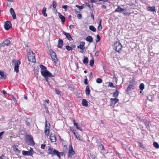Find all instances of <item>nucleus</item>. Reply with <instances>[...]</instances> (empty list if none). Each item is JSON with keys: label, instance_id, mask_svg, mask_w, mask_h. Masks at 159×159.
<instances>
[{"label": "nucleus", "instance_id": "nucleus-1", "mask_svg": "<svg viewBox=\"0 0 159 159\" xmlns=\"http://www.w3.org/2000/svg\"><path fill=\"white\" fill-rule=\"evenodd\" d=\"M41 72L42 75L44 78L46 77H52L53 76L52 74L48 70L47 68L43 65H40Z\"/></svg>", "mask_w": 159, "mask_h": 159}, {"label": "nucleus", "instance_id": "nucleus-2", "mask_svg": "<svg viewBox=\"0 0 159 159\" xmlns=\"http://www.w3.org/2000/svg\"><path fill=\"white\" fill-rule=\"evenodd\" d=\"M28 60L31 62H35V54L33 52L30 50L27 53Z\"/></svg>", "mask_w": 159, "mask_h": 159}, {"label": "nucleus", "instance_id": "nucleus-3", "mask_svg": "<svg viewBox=\"0 0 159 159\" xmlns=\"http://www.w3.org/2000/svg\"><path fill=\"white\" fill-rule=\"evenodd\" d=\"M113 47L115 51L117 52H119L122 49V47L121 43L117 41L114 43Z\"/></svg>", "mask_w": 159, "mask_h": 159}, {"label": "nucleus", "instance_id": "nucleus-4", "mask_svg": "<svg viewBox=\"0 0 159 159\" xmlns=\"http://www.w3.org/2000/svg\"><path fill=\"white\" fill-rule=\"evenodd\" d=\"M25 142L29 144L34 145L35 144L33 138L31 135H27L25 137Z\"/></svg>", "mask_w": 159, "mask_h": 159}, {"label": "nucleus", "instance_id": "nucleus-5", "mask_svg": "<svg viewBox=\"0 0 159 159\" xmlns=\"http://www.w3.org/2000/svg\"><path fill=\"white\" fill-rule=\"evenodd\" d=\"M69 147L68 157L71 158L72 156L74 154L75 152L73 149L71 145H70Z\"/></svg>", "mask_w": 159, "mask_h": 159}, {"label": "nucleus", "instance_id": "nucleus-6", "mask_svg": "<svg viewBox=\"0 0 159 159\" xmlns=\"http://www.w3.org/2000/svg\"><path fill=\"white\" fill-rule=\"evenodd\" d=\"M33 152V149L32 148H30V150L28 151L23 150L22 151V153L23 155L30 156H32Z\"/></svg>", "mask_w": 159, "mask_h": 159}, {"label": "nucleus", "instance_id": "nucleus-7", "mask_svg": "<svg viewBox=\"0 0 159 159\" xmlns=\"http://www.w3.org/2000/svg\"><path fill=\"white\" fill-rule=\"evenodd\" d=\"M50 52L51 53V56L52 58L53 59L54 61L56 62L57 61V58L56 53L52 51H50Z\"/></svg>", "mask_w": 159, "mask_h": 159}, {"label": "nucleus", "instance_id": "nucleus-8", "mask_svg": "<svg viewBox=\"0 0 159 159\" xmlns=\"http://www.w3.org/2000/svg\"><path fill=\"white\" fill-rule=\"evenodd\" d=\"M11 42L10 40L8 39H6L4 40L3 42L0 44V47H4L5 45L9 46L10 45Z\"/></svg>", "mask_w": 159, "mask_h": 159}, {"label": "nucleus", "instance_id": "nucleus-9", "mask_svg": "<svg viewBox=\"0 0 159 159\" xmlns=\"http://www.w3.org/2000/svg\"><path fill=\"white\" fill-rule=\"evenodd\" d=\"M119 99L116 98H111L110 99L111 106H114L115 104L117 103Z\"/></svg>", "mask_w": 159, "mask_h": 159}, {"label": "nucleus", "instance_id": "nucleus-10", "mask_svg": "<svg viewBox=\"0 0 159 159\" xmlns=\"http://www.w3.org/2000/svg\"><path fill=\"white\" fill-rule=\"evenodd\" d=\"M11 25L9 21H7L4 25V28L7 30H8L10 28Z\"/></svg>", "mask_w": 159, "mask_h": 159}, {"label": "nucleus", "instance_id": "nucleus-11", "mask_svg": "<svg viewBox=\"0 0 159 159\" xmlns=\"http://www.w3.org/2000/svg\"><path fill=\"white\" fill-rule=\"evenodd\" d=\"M49 137L51 141L52 142H54L56 141V138L54 134H50Z\"/></svg>", "mask_w": 159, "mask_h": 159}, {"label": "nucleus", "instance_id": "nucleus-12", "mask_svg": "<svg viewBox=\"0 0 159 159\" xmlns=\"http://www.w3.org/2000/svg\"><path fill=\"white\" fill-rule=\"evenodd\" d=\"M63 34L66 36L67 39L69 40V41H71V40H73L71 36L69 33H66L64 31L63 32Z\"/></svg>", "mask_w": 159, "mask_h": 159}, {"label": "nucleus", "instance_id": "nucleus-13", "mask_svg": "<svg viewBox=\"0 0 159 159\" xmlns=\"http://www.w3.org/2000/svg\"><path fill=\"white\" fill-rule=\"evenodd\" d=\"M10 11L11 14L12 15L13 19L15 20L16 19V14L14 11L13 8H11L10 9Z\"/></svg>", "mask_w": 159, "mask_h": 159}, {"label": "nucleus", "instance_id": "nucleus-14", "mask_svg": "<svg viewBox=\"0 0 159 159\" xmlns=\"http://www.w3.org/2000/svg\"><path fill=\"white\" fill-rule=\"evenodd\" d=\"M63 41L61 39H59L57 47L60 48H61L63 46Z\"/></svg>", "mask_w": 159, "mask_h": 159}, {"label": "nucleus", "instance_id": "nucleus-15", "mask_svg": "<svg viewBox=\"0 0 159 159\" xmlns=\"http://www.w3.org/2000/svg\"><path fill=\"white\" fill-rule=\"evenodd\" d=\"M135 89V87L133 85L130 84L128 87L126 89V91L129 92L131 91L132 90L134 89Z\"/></svg>", "mask_w": 159, "mask_h": 159}, {"label": "nucleus", "instance_id": "nucleus-16", "mask_svg": "<svg viewBox=\"0 0 159 159\" xmlns=\"http://www.w3.org/2000/svg\"><path fill=\"white\" fill-rule=\"evenodd\" d=\"M16 147V146L15 145L13 147V149L16 155H18L20 153V151L18 148H17Z\"/></svg>", "mask_w": 159, "mask_h": 159}, {"label": "nucleus", "instance_id": "nucleus-17", "mask_svg": "<svg viewBox=\"0 0 159 159\" xmlns=\"http://www.w3.org/2000/svg\"><path fill=\"white\" fill-rule=\"evenodd\" d=\"M58 15L59 16V17L61 20L62 24H64L65 21V17L63 15H61V14L60 13H58Z\"/></svg>", "mask_w": 159, "mask_h": 159}, {"label": "nucleus", "instance_id": "nucleus-18", "mask_svg": "<svg viewBox=\"0 0 159 159\" xmlns=\"http://www.w3.org/2000/svg\"><path fill=\"white\" fill-rule=\"evenodd\" d=\"M84 44L85 43L84 42H82L80 43V45L77 46V48L80 49H84Z\"/></svg>", "mask_w": 159, "mask_h": 159}, {"label": "nucleus", "instance_id": "nucleus-19", "mask_svg": "<svg viewBox=\"0 0 159 159\" xmlns=\"http://www.w3.org/2000/svg\"><path fill=\"white\" fill-rule=\"evenodd\" d=\"M73 121L74 123V125L76 127V128L80 130H82V129L80 127V126L78 124V123H76L75 122V120H73Z\"/></svg>", "mask_w": 159, "mask_h": 159}, {"label": "nucleus", "instance_id": "nucleus-20", "mask_svg": "<svg viewBox=\"0 0 159 159\" xmlns=\"http://www.w3.org/2000/svg\"><path fill=\"white\" fill-rule=\"evenodd\" d=\"M53 154L54 155H57V157L59 158H60L61 156L60 154V152L56 149H54L53 151Z\"/></svg>", "mask_w": 159, "mask_h": 159}, {"label": "nucleus", "instance_id": "nucleus-21", "mask_svg": "<svg viewBox=\"0 0 159 159\" xmlns=\"http://www.w3.org/2000/svg\"><path fill=\"white\" fill-rule=\"evenodd\" d=\"M125 10V9L121 8L120 6H119L118 8L116 9L114 11L115 12H120L121 11H124Z\"/></svg>", "mask_w": 159, "mask_h": 159}, {"label": "nucleus", "instance_id": "nucleus-22", "mask_svg": "<svg viewBox=\"0 0 159 159\" xmlns=\"http://www.w3.org/2000/svg\"><path fill=\"white\" fill-rule=\"evenodd\" d=\"M82 104L83 106L84 107H87L88 105V102L85 99H84L82 100Z\"/></svg>", "mask_w": 159, "mask_h": 159}, {"label": "nucleus", "instance_id": "nucleus-23", "mask_svg": "<svg viewBox=\"0 0 159 159\" xmlns=\"http://www.w3.org/2000/svg\"><path fill=\"white\" fill-rule=\"evenodd\" d=\"M85 39L86 41L90 42H92L93 41V39L91 36H87Z\"/></svg>", "mask_w": 159, "mask_h": 159}, {"label": "nucleus", "instance_id": "nucleus-24", "mask_svg": "<svg viewBox=\"0 0 159 159\" xmlns=\"http://www.w3.org/2000/svg\"><path fill=\"white\" fill-rule=\"evenodd\" d=\"M84 60L83 61V62L84 64L86 65L88 63L89 59L87 57L84 56Z\"/></svg>", "mask_w": 159, "mask_h": 159}, {"label": "nucleus", "instance_id": "nucleus-25", "mask_svg": "<svg viewBox=\"0 0 159 159\" xmlns=\"http://www.w3.org/2000/svg\"><path fill=\"white\" fill-rule=\"evenodd\" d=\"M46 8L45 7H44L42 11V13L43 14V16H47V14L46 13Z\"/></svg>", "mask_w": 159, "mask_h": 159}, {"label": "nucleus", "instance_id": "nucleus-26", "mask_svg": "<svg viewBox=\"0 0 159 159\" xmlns=\"http://www.w3.org/2000/svg\"><path fill=\"white\" fill-rule=\"evenodd\" d=\"M86 94L87 95H89L90 93V90L89 86H87L85 90Z\"/></svg>", "mask_w": 159, "mask_h": 159}, {"label": "nucleus", "instance_id": "nucleus-27", "mask_svg": "<svg viewBox=\"0 0 159 159\" xmlns=\"http://www.w3.org/2000/svg\"><path fill=\"white\" fill-rule=\"evenodd\" d=\"M50 124L49 123H47V120L45 121V129H48L49 130L50 129V127L49 126Z\"/></svg>", "mask_w": 159, "mask_h": 159}, {"label": "nucleus", "instance_id": "nucleus-28", "mask_svg": "<svg viewBox=\"0 0 159 159\" xmlns=\"http://www.w3.org/2000/svg\"><path fill=\"white\" fill-rule=\"evenodd\" d=\"M102 20H99V24L98 27V30L99 31H101L102 29V26L101 25Z\"/></svg>", "mask_w": 159, "mask_h": 159}, {"label": "nucleus", "instance_id": "nucleus-29", "mask_svg": "<svg viewBox=\"0 0 159 159\" xmlns=\"http://www.w3.org/2000/svg\"><path fill=\"white\" fill-rule=\"evenodd\" d=\"M89 29L90 30L93 32H95L96 31V28H95L94 26L93 25H91L89 26Z\"/></svg>", "mask_w": 159, "mask_h": 159}, {"label": "nucleus", "instance_id": "nucleus-30", "mask_svg": "<svg viewBox=\"0 0 159 159\" xmlns=\"http://www.w3.org/2000/svg\"><path fill=\"white\" fill-rule=\"evenodd\" d=\"M19 66L18 65H16V63L15 64V68L14 70L15 71H16L17 73H18L19 72Z\"/></svg>", "mask_w": 159, "mask_h": 159}, {"label": "nucleus", "instance_id": "nucleus-31", "mask_svg": "<svg viewBox=\"0 0 159 159\" xmlns=\"http://www.w3.org/2000/svg\"><path fill=\"white\" fill-rule=\"evenodd\" d=\"M148 10L149 11H155L156 12V9H155V7H149L148 8Z\"/></svg>", "mask_w": 159, "mask_h": 159}, {"label": "nucleus", "instance_id": "nucleus-32", "mask_svg": "<svg viewBox=\"0 0 159 159\" xmlns=\"http://www.w3.org/2000/svg\"><path fill=\"white\" fill-rule=\"evenodd\" d=\"M119 92L117 90H116L115 92L113 93V96L114 97L116 98L118 96Z\"/></svg>", "mask_w": 159, "mask_h": 159}, {"label": "nucleus", "instance_id": "nucleus-33", "mask_svg": "<svg viewBox=\"0 0 159 159\" xmlns=\"http://www.w3.org/2000/svg\"><path fill=\"white\" fill-rule=\"evenodd\" d=\"M0 75L4 79H5L6 78V76L4 74L3 72L1 70H0Z\"/></svg>", "mask_w": 159, "mask_h": 159}, {"label": "nucleus", "instance_id": "nucleus-34", "mask_svg": "<svg viewBox=\"0 0 159 159\" xmlns=\"http://www.w3.org/2000/svg\"><path fill=\"white\" fill-rule=\"evenodd\" d=\"M86 5L89 7L91 10H92L93 9V6L92 4H89V3H86Z\"/></svg>", "mask_w": 159, "mask_h": 159}, {"label": "nucleus", "instance_id": "nucleus-35", "mask_svg": "<svg viewBox=\"0 0 159 159\" xmlns=\"http://www.w3.org/2000/svg\"><path fill=\"white\" fill-rule=\"evenodd\" d=\"M31 121V120L30 119H27L25 120L26 124L28 126H30V122Z\"/></svg>", "mask_w": 159, "mask_h": 159}, {"label": "nucleus", "instance_id": "nucleus-36", "mask_svg": "<svg viewBox=\"0 0 159 159\" xmlns=\"http://www.w3.org/2000/svg\"><path fill=\"white\" fill-rule=\"evenodd\" d=\"M144 88V85L143 83H141L139 85V89H140L142 90H143Z\"/></svg>", "mask_w": 159, "mask_h": 159}, {"label": "nucleus", "instance_id": "nucleus-37", "mask_svg": "<svg viewBox=\"0 0 159 159\" xmlns=\"http://www.w3.org/2000/svg\"><path fill=\"white\" fill-rule=\"evenodd\" d=\"M153 144L155 148H159V145L156 142H154L153 143Z\"/></svg>", "mask_w": 159, "mask_h": 159}, {"label": "nucleus", "instance_id": "nucleus-38", "mask_svg": "<svg viewBox=\"0 0 159 159\" xmlns=\"http://www.w3.org/2000/svg\"><path fill=\"white\" fill-rule=\"evenodd\" d=\"M100 40V37L99 35H97L96 37V41L97 43Z\"/></svg>", "mask_w": 159, "mask_h": 159}, {"label": "nucleus", "instance_id": "nucleus-39", "mask_svg": "<svg viewBox=\"0 0 159 159\" xmlns=\"http://www.w3.org/2000/svg\"><path fill=\"white\" fill-rule=\"evenodd\" d=\"M12 62L13 63H14L15 64V63H16V65H18L19 66L20 64V61H18L17 62L15 60H13L12 61Z\"/></svg>", "mask_w": 159, "mask_h": 159}, {"label": "nucleus", "instance_id": "nucleus-40", "mask_svg": "<svg viewBox=\"0 0 159 159\" xmlns=\"http://www.w3.org/2000/svg\"><path fill=\"white\" fill-rule=\"evenodd\" d=\"M90 65L91 66H93L94 63V60L93 59H91L90 61Z\"/></svg>", "mask_w": 159, "mask_h": 159}, {"label": "nucleus", "instance_id": "nucleus-41", "mask_svg": "<svg viewBox=\"0 0 159 159\" xmlns=\"http://www.w3.org/2000/svg\"><path fill=\"white\" fill-rule=\"evenodd\" d=\"M48 153L49 154H53V148H48Z\"/></svg>", "mask_w": 159, "mask_h": 159}, {"label": "nucleus", "instance_id": "nucleus-42", "mask_svg": "<svg viewBox=\"0 0 159 159\" xmlns=\"http://www.w3.org/2000/svg\"><path fill=\"white\" fill-rule=\"evenodd\" d=\"M76 7L79 8V10L80 11L82 9L84 8L83 6H80L78 5H76Z\"/></svg>", "mask_w": 159, "mask_h": 159}, {"label": "nucleus", "instance_id": "nucleus-43", "mask_svg": "<svg viewBox=\"0 0 159 159\" xmlns=\"http://www.w3.org/2000/svg\"><path fill=\"white\" fill-rule=\"evenodd\" d=\"M66 48L69 51L72 50V48L68 45L66 46Z\"/></svg>", "mask_w": 159, "mask_h": 159}, {"label": "nucleus", "instance_id": "nucleus-44", "mask_svg": "<svg viewBox=\"0 0 159 159\" xmlns=\"http://www.w3.org/2000/svg\"><path fill=\"white\" fill-rule=\"evenodd\" d=\"M102 81V79L100 78H98L96 80V82L98 83H101Z\"/></svg>", "mask_w": 159, "mask_h": 159}, {"label": "nucleus", "instance_id": "nucleus-45", "mask_svg": "<svg viewBox=\"0 0 159 159\" xmlns=\"http://www.w3.org/2000/svg\"><path fill=\"white\" fill-rule=\"evenodd\" d=\"M44 133L46 135H48L49 134V130L48 129H45Z\"/></svg>", "mask_w": 159, "mask_h": 159}, {"label": "nucleus", "instance_id": "nucleus-46", "mask_svg": "<svg viewBox=\"0 0 159 159\" xmlns=\"http://www.w3.org/2000/svg\"><path fill=\"white\" fill-rule=\"evenodd\" d=\"M52 4L53 7L54 8H56L57 6V2L55 1H53L52 2Z\"/></svg>", "mask_w": 159, "mask_h": 159}, {"label": "nucleus", "instance_id": "nucleus-47", "mask_svg": "<svg viewBox=\"0 0 159 159\" xmlns=\"http://www.w3.org/2000/svg\"><path fill=\"white\" fill-rule=\"evenodd\" d=\"M108 85L109 86L112 88H114L115 87V86L113 85V84L111 82H109Z\"/></svg>", "mask_w": 159, "mask_h": 159}, {"label": "nucleus", "instance_id": "nucleus-48", "mask_svg": "<svg viewBox=\"0 0 159 159\" xmlns=\"http://www.w3.org/2000/svg\"><path fill=\"white\" fill-rule=\"evenodd\" d=\"M90 157L92 158L93 159H95V155L91 154H90Z\"/></svg>", "mask_w": 159, "mask_h": 159}, {"label": "nucleus", "instance_id": "nucleus-49", "mask_svg": "<svg viewBox=\"0 0 159 159\" xmlns=\"http://www.w3.org/2000/svg\"><path fill=\"white\" fill-rule=\"evenodd\" d=\"M55 92H56V94H59L60 92H61V91L58 90L57 89H55Z\"/></svg>", "mask_w": 159, "mask_h": 159}, {"label": "nucleus", "instance_id": "nucleus-50", "mask_svg": "<svg viewBox=\"0 0 159 159\" xmlns=\"http://www.w3.org/2000/svg\"><path fill=\"white\" fill-rule=\"evenodd\" d=\"M68 6L67 5H64L62 6V8L65 9V11H67V8Z\"/></svg>", "mask_w": 159, "mask_h": 159}, {"label": "nucleus", "instance_id": "nucleus-51", "mask_svg": "<svg viewBox=\"0 0 159 159\" xmlns=\"http://www.w3.org/2000/svg\"><path fill=\"white\" fill-rule=\"evenodd\" d=\"M84 83L85 84H88V79L87 78L84 79Z\"/></svg>", "mask_w": 159, "mask_h": 159}, {"label": "nucleus", "instance_id": "nucleus-52", "mask_svg": "<svg viewBox=\"0 0 159 159\" xmlns=\"http://www.w3.org/2000/svg\"><path fill=\"white\" fill-rule=\"evenodd\" d=\"M4 131L2 132L1 133H0V139H2V136L4 134Z\"/></svg>", "mask_w": 159, "mask_h": 159}, {"label": "nucleus", "instance_id": "nucleus-53", "mask_svg": "<svg viewBox=\"0 0 159 159\" xmlns=\"http://www.w3.org/2000/svg\"><path fill=\"white\" fill-rule=\"evenodd\" d=\"M44 105L45 107V111H46V112L47 113H48V114L49 113V111H48V108L47 107H46L45 104H44Z\"/></svg>", "mask_w": 159, "mask_h": 159}, {"label": "nucleus", "instance_id": "nucleus-54", "mask_svg": "<svg viewBox=\"0 0 159 159\" xmlns=\"http://www.w3.org/2000/svg\"><path fill=\"white\" fill-rule=\"evenodd\" d=\"M91 17L93 20H94V15L93 12L90 13Z\"/></svg>", "mask_w": 159, "mask_h": 159}, {"label": "nucleus", "instance_id": "nucleus-55", "mask_svg": "<svg viewBox=\"0 0 159 159\" xmlns=\"http://www.w3.org/2000/svg\"><path fill=\"white\" fill-rule=\"evenodd\" d=\"M123 14L124 15H126H126L129 16L130 15V13H129V12H124L123 13Z\"/></svg>", "mask_w": 159, "mask_h": 159}, {"label": "nucleus", "instance_id": "nucleus-56", "mask_svg": "<svg viewBox=\"0 0 159 159\" xmlns=\"http://www.w3.org/2000/svg\"><path fill=\"white\" fill-rule=\"evenodd\" d=\"M46 146V145L45 144H42L41 145V148L43 149H44V148Z\"/></svg>", "mask_w": 159, "mask_h": 159}, {"label": "nucleus", "instance_id": "nucleus-57", "mask_svg": "<svg viewBox=\"0 0 159 159\" xmlns=\"http://www.w3.org/2000/svg\"><path fill=\"white\" fill-rule=\"evenodd\" d=\"M100 147L102 150H103L104 149V147L102 144H101L100 145Z\"/></svg>", "mask_w": 159, "mask_h": 159}, {"label": "nucleus", "instance_id": "nucleus-58", "mask_svg": "<svg viewBox=\"0 0 159 159\" xmlns=\"http://www.w3.org/2000/svg\"><path fill=\"white\" fill-rule=\"evenodd\" d=\"M77 17L78 19H80L82 18V15L80 14H79L77 15Z\"/></svg>", "mask_w": 159, "mask_h": 159}, {"label": "nucleus", "instance_id": "nucleus-59", "mask_svg": "<svg viewBox=\"0 0 159 159\" xmlns=\"http://www.w3.org/2000/svg\"><path fill=\"white\" fill-rule=\"evenodd\" d=\"M76 137L77 138V139L79 140H81L80 138V136L78 135V136L77 135H76Z\"/></svg>", "mask_w": 159, "mask_h": 159}, {"label": "nucleus", "instance_id": "nucleus-60", "mask_svg": "<svg viewBox=\"0 0 159 159\" xmlns=\"http://www.w3.org/2000/svg\"><path fill=\"white\" fill-rule=\"evenodd\" d=\"M74 26L73 25H70L69 26V28L70 29H72L74 28Z\"/></svg>", "mask_w": 159, "mask_h": 159}, {"label": "nucleus", "instance_id": "nucleus-61", "mask_svg": "<svg viewBox=\"0 0 159 159\" xmlns=\"http://www.w3.org/2000/svg\"><path fill=\"white\" fill-rule=\"evenodd\" d=\"M97 0H91V2L92 3H95L96 2Z\"/></svg>", "mask_w": 159, "mask_h": 159}, {"label": "nucleus", "instance_id": "nucleus-62", "mask_svg": "<svg viewBox=\"0 0 159 159\" xmlns=\"http://www.w3.org/2000/svg\"><path fill=\"white\" fill-rule=\"evenodd\" d=\"M2 93L4 94H7V92L4 90L2 91Z\"/></svg>", "mask_w": 159, "mask_h": 159}, {"label": "nucleus", "instance_id": "nucleus-63", "mask_svg": "<svg viewBox=\"0 0 159 159\" xmlns=\"http://www.w3.org/2000/svg\"><path fill=\"white\" fill-rule=\"evenodd\" d=\"M71 47L72 48H75L76 47V45H75L72 44L71 45Z\"/></svg>", "mask_w": 159, "mask_h": 159}, {"label": "nucleus", "instance_id": "nucleus-64", "mask_svg": "<svg viewBox=\"0 0 159 159\" xmlns=\"http://www.w3.org/2000/svg\"><path fill=\"white\" fill-rule=\"evenodd\" d=\"M48 77H46V78H45V80H46V81L47 82H48Z\"/></svg>", "mask_w": 159, "mask_h": 159}]
</instances>
